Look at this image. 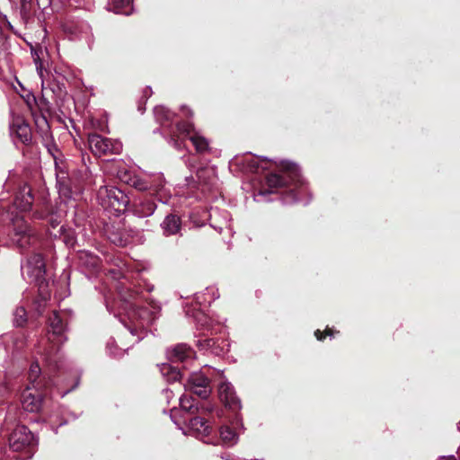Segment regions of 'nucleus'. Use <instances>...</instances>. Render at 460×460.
Segmentation results:
<instances>
[{
    "label": "nucleus",
    "instance_id": "c85d7f7f",
    "mask_svg": "<svg viewBox=\"0 0 460 460\" xmlns=\"http://www.w3.org/2000/svg\"><path fill=\"white\" fill-rule=\"evenodd\" d=\"M132 0H111L112 9L115 13H124L129 7Z\"/></svg>",
    "mask_w": 460,
    "mask_h": 460
},
{
    "label": "nucleus",
    "instance_id": "6e6552de",
    "mask_svg": "<svg viewBox=\"0 0 460 460\" xmlns=\"http://www.w3.org/2000/svg\"><path fill=\"white\" fill-rule=\"evenodd\" d=\"M87 140L89 148L96 156L118 153V144L100 134L91 133L88 135Z\"/></svg>",
    "mask_w": 460,
    "mask_h": 460
},
{
    "label": "nucleus",
    "instance_id": "6ab92c4d",
    "mask_svg": "<svg viewBox=\"0 0 460 460\" xmlns=\"http://www.w3.org/2000/svg\"><path fill=\"white\" fill-rule=\"evenodd\" d=\"M161 228L164 236L179 234L181 229V217L175 213L167 215L164 221L161 223Z\"/></svg>",
    "mask_w": 460,
    "mask_h": 460
},
{
    "label": "nucleus",
    "instance_id": "f03ea898",
    "mask_svg": "<svg viewBox=\"0 0 460 460\" xmlns=\"http://www.w3.org/2000/svg\"><path fill=\"white\" fill-rule=\"evenodd\" d=\"M154 115L155 120L163 128H168L171 141H172L175 146L178 145L179 140L184 139L185 137L189 136L195 129L191 122L185 120H181L177 122L175 126H172V122L175 114L164 106L155 107Z\"/></svg>",
    "mask_w": 460,
    "mask_h": 460
},
{
    "label": "nucleus",
    "instance_id": "f257e3e1",
    "mask_svg": "<svg viewBox=\"0 0 460 460\" xmlns=\"http://www.w3.org/2000/svg\"><path fill=\"white\" fill-rule=\"evenodd\" d=\"M265 183L269 192H280L285 202H294L298 199L304 181L295 164L282 163L279 172L266 175Z\"/></svg>",
    "mask_w": 460,
    "mask_h": 460
},
{
    "label": "nucleus",
    "instance_id": "a211bd4d",
    "mask_svg": "<svg viewBox=\"0 0 460 460\" xmlns=\"http://www.w3.org/2000/svg\"><path fill=\"white\" fill-rule=\"evenodd\" d=\"M34 201V196L29 186L22 187L15 195L13 204L21 211H29L31 209Z\"/></svg>",
    "mask_w": 460,
    "mask_h": 460
},
{
    "label": "nucleus",
    "instance_id": "473e14b6",
    "mask_svg": "<svg viewBox=\"0 0 460 460\" xmlns=\"http://www.w3.org/2000/svg\"><path fill=\"white\" fill-rule=\"evenodd\" d=\"M323 332H324V335L326 338L327 336H330V337L334 336L335 333H339V331H334L332 328L326 327L325 330L323 331Z\"/></svg>",
    "mask_w": 460,
    "mask_h": 460
},
{
    "label": "nucleus",
    "instance_id": "20e7f679",
    "mask_svg": "<svg viewBox=\"0 0 460 460\" xmlns=\"http://www.w3.org/2000/svg\"><path fill=\"white\" fill-rule=\"evenodd\" d=\"M49 394L50 387L27 386L21 394L23 409L30 412H39L42 410Z\"/></svg>",
    "mask_w": 460,
    "mask_h": 460
},
{
    "label": "nucleus",
    "instance_id": "f8f14e48",
    "mask_svg": "<svg viewBox=\"0 0 460 460\" xmlns=\"http://www.w3.org/2000/svg\"><path fill=\"white\" fill-rule=\"evenodd\" d=\"M108 206L117 214L125 212L130 203L129 197L121 190L112 187L106 190Z\"/></svg>",
    "mask_w": 460,
    "mask_h": 460
},
{
    "label": "nucleus",
    "instance_id": "393cba45",
    "mask_svg": "<svg viewBox=\"0 0 460 460\" xmlns=\"http://www.w3.org/2000/svg\"><path fill=\"white\" fill-rule=\"evenodd\" d=\"M199 347L200 349L210 351L215 355H219L223 351V349L218 344V341L214 338L199 340Z\"/></svg>",
    "mask_w": 460,
    "mask_h": 460
},
{
    "label": "nucleus",
    "instance_id": "5701e85b",
    "mask_svg": "<svg viewBox=\"0 0 460 460\" xmlns=\"http://www.w3.org/2000/svg\"><path fill=\"white\" fill-rule=\"evenodd\" d=\"M123 181H125L129 186L140 191H146L151 189L149 181L137 175L131 176L128 172L124 174Z\"/></svg>",
    "mask_w": 460,
    "mask_h": 460
},
{
    "label": "nucleus",
    "instance_id": "58836bf2",
    "mask_svg": "<svg viewBox=\"0 0 460 460\" xmlns=\"http://www.w3.org/2000/svg\"><path fill=\"white\" fill-rule=\"evenodd\" d=\"M193 115V112L191 111H189L188 116L191 117Z\"/></svg>",
    "mask_w": 460,
    "mask_h": 460
},
{
    "label": "nucleus",
    "instance_id": "dca6fc26",
    "mask_svg": "<svg viewBox=\"0 0 460 460\" xmlns=\"http://www.w3.org/2000/svg\"><path fill=\"white\" fill-rule=\"evenodd\" d=\"M12 131L15 134L16 138L23 145L29 146L32 143L31 127L22 118H16L13 119Z\"/></svg>",
    "mask_w": 460,
    "mask_h": 460
},
{
    "label": "nucleus",
    "instance_id": "4468645a",
    "mask_svg": "<svg viewBox=\"0 0 460 460\" xmlns=\"http://www.w3.org/2000/svg\"><path fill=\"white\" fill-rule=\"evenodd\" d=\"M27 274L36 281H41L46 273V264L41 253H32L27 261Z\"/></svg>",
    "mask_w": 460,
    "mask_h": 460
},
{
    "label": "nucleus",
    "instance_id": "f3484780",
    "mask_svg": "<svg viewBox=\"0 0 460 460\" xmlns=\"http://www.w3.org/2000/svg\"><path fill=\"white\" fill-rule=\"evenodd\" d=\"M77 261L81 268L92 273L97 271L102 263L101 259L97 255L88 251H79Z\"/></svg>",
    "mask_w": 460,
    "mask_h": 460
},
{
    "label": "nucleus",
    "instance_id": "aec40b11",
    "mask_svg": "<svg viewBox=\"0 0 460 460\" xmlns=\"http://www.w3.org/2000/svg\"><path fill=\"white\" fill-rule=\"evenodd\" d=\"M41 369L38 362H33L29 370L28 380L30 385L28 386H40V387H50L51 380L41 376Z\"/></svg>",
    "mask_w": 460,
    "mask_h": 460
},
{
    "label": "nucleus",
    "instance_id": "1a4fd4ad",
    "mask_svg": "<svg viewBox=\"0 0 460 460\" xmlns=\"http://www.w3.org/2000/svg\"><path fill=\"white\" fill-rule=\"evenodd\" d=\"M212 412L213 407L202 406L198 412L199 415L185 418L186 421H188L189 431H200L201 428H203V431L212 429V423L215 422V417L212 416Z\"/></svg>",
    "mask_w": 460,
    "mask_h": 460
},
{
    "label": "nucleus",
    "instance_id": "e433bc0d",
    "mask_svg": "<svg viewBox=\"0 0 460 460\" xmlns=\"http://www.w3.org/2000/svg\"><path fill=\"white\" fill-rule=\"evenodd\" d=\"M438 460H456L454 456H441Z\"/></svg>",
    "mask_w": 460,
    "mask_h": 460
},
{
    "label": "nucleus",
    "instance_id": "bb28decb",
    "mask_svg": "<svg viewBox=\"0 0 460 460\" xmlns=\"http://www.w3.org/2000/svg\"><path fill=\"white\" fill-rule=\"evenodd\" d=\"M187 137H189L192 142L198 153H204L208 151V142L204 137L199 136L193 130L189 136H187ZM184 138H186V137Z\"/></svg>",
    "mask_w": 460,
    "mask_h": 460
},
{
    "label": "nucleus",
    "instance_id": "7c9ffc66",
    "mask_svg": "<svg viewBox=\"0 0 460 460\" xmlns=\"http://www.w3.org/2000/svg\"><path fill=\"white\" fill-rule=\"evenodd\" d=\"M35 123L38 127L45 126L47 131L49 129L48 120L44 116H40V118L36 119Z\"/></svg>",
    "mask_w": 460,
    "mask_h": 460
},
{
    "label": "nucleus",
    "instance_id": "9b49d317",
    "mask_svg": "<svg viewBox=\"0 0 460 460\" xmlns=\"http://www.w3.org/2000/svg\"><path fill=\"white\" fill-rule=\"evenodd\" d=\"M204 444L231 447L237 443L238 433H193Z\"/></svg>",
    "mask_w": 460,
    "mask_h": 460
},
{
    "label": "nucleus",
    "instance_id": "cd10ccee",
    "mask_svg": "<svg viewBox=\"0 0 460 460\" xmlns=\"http://www.w3.org/2000/svg\"><path fill=\"white\" fill-rule=\"evenodd\" d=\"M13 323L17 327H23L27 323V312L23 306H18L13 313Z\"/></svg>",
    "mask_w": 460,
    "mask_h": 460
},
{
    "label": "nucleus",
    "instance_id": "39448f33",
    "mask_svg": "<svg viewBox=\"0 0 460 460\" xmlns=\"http://www.w3.org/2000/svg\"><path fill=\"white\" fill-rule=\"evenodd\" d=\"M13 225V234L12 240L22 251L36 244L38 236L23 218H15Z\"/></svg>",
    "mask_w": 460,
    "mask_h": 460
},
{
    "label": "nucleus",
    "instance_id": "0eeeda50",
    "mask_svg": "<svg viewBox=\"0 0 460 460\" xmlns=\"http://www.w3.org/2000/svg\"><path fill=\"white\" fill-rule=\"evenodd\" d=\"M9 446L13 451L25 450L26 458H31L34 453V448L38 445V438L34 433H10Z\"/></svg>",
    "mask_w": 460,
    "mask_h": 460
},
{
    "label": "nucleus",
    "instance_id": "c9c22d12",
    "mask_svg": "<svg viewBox=\"0 0 460 460\" xmlns=\"http://www.w3.org/2000/svg\"><path fill=\"white\" fill-rule=\"evenodd\" d=\"M250 168L251 170H252L254 172L258 173L259 172V170H260V164L258 162H252L250 164Z\"/></svg>",
    "mask_w": 460,
    "mask_h": 460
},
{
    "label": "nucleus",
    "instance_id": "f704fd0d",
    "mask_svg": "<svg viewBox=\"0 0 460 460\" xmlns=\"http://www.w3.org/2000/svg\"><path fill=\"white\" fill-rule=\"evenodd\" d=\"M49 222L53 229H55L60 224V221L58 218H54L53 216L50 217Z\"/></svg>",
    "mask_w": 460,
    "mask_h": 460
},
{
    "label": "nucleus",
    "instance_id": "7ed1b4c3",
    "mask_svg": "<svg viewBox=\"0 0 460 460\" xmlns=\"http://www.w3.org/2000/svg\"><path fill=\"white\" fill-rule=\"evenodd\" d=\"M218 396L225 407L232 411L233 416L230 420V426L221 427L219 431H237L244 429L243 420L239 414L242 408L241 401L237 397L234 387L230 384L222 383L218 387Z\"/></svg>",
    "mask_w": 460,
    "mask_h": 460
},
{
    "label": "nucleus",
    "instance_id": "4c0bfd02",
    "mask_svg": "<svg viewBox=\"0 0 460 460\" xmlns=\"http://www.w3.org/2000/svg\"><path fill=\"white\" fill-rule=\"evenodd\" d=\"M37 310H38V312H39V314H42V310H43V309H41V305H39V306H38Z\"/></svg>",
    "mask_w": 460,
    "mask_h": 460
},
{
    "label": "nucleus",
    "instance_id": "2eb2a0df",
    "mask_svg": "<svg viewBox=\"0 0 460 460\" xmlns=\"http://www.w3.org/2000/svg\"><path fill=\"white\" fill-rule=\"evenodd\" d=\"M136 232L126 226L125 223L119 224L117 227L110 234L111 241L117 246H126L135 236Z\"/></svg>",
    "mask_w": 460,
    "mask_h": 460
},
{
    "label": "nucleus",
    "instance_id": "c756f323",
    "mask_svg": "<svg viewBox=\"0 0 460 460\" xmlns=\"http://www.w3.org/2000/svg\"><path fill=\"white\" fill-rule=\"evenodd\" d=\"M78 172H79V177H78L79 181H84L89 178V169L85 164H84L82 166V168L78 171Z\"/></svg>",
    "mask_w": 460,
    "mask_h": 460
},
{
    "label": "nucleus",
    "instance_id": "2f4dec72",
    "mask_svg": "<svg viewBox=\"0 0 460 460\" xmlns=\"http://www.w3.org/2000/svg\"><path fill=\"white\" fill-rule=\"evenodd\" d=\"M58 178H66V172L59 167L57 156L53 155Z\"/></svg>",
    "mask_w": 460,
    "mask_h": 460
},
{
    "label": "nucleus",
    "instance_id": "412c9836",
    "mask_svg": "<svg viewBox=\"0 0 460 460\" xmlns=\"http://www.w3.org/2000/svg\"><path fill=\"white\" fill-rule=\"evenodd\" d=\"M192 349L186 344H177L169 352V359L175 362H184L185 360L191 358L193 355Z\"/></svg>",
    "mask_w": 460,
    "mask_h": 460
},
{
    "label": "nucleus",
    "instance_id": "b1692460",
    "mask_svg": "<svg viewBox=\"0 0 460 460\" xmlns=\"http://www.w3.org/2000/svg\"><path fill=\"white\" fill-rule=\"evenodd\" d=\"M160 372L167 378L168 382H175L181 378L182 374L177 367H173L168 363L161 364Z\"/></svg>",
    "mask_w": 460,
    "mask_h": 460
},
{
    "label": "nucleus",
    "instance_id": "4be33fe9",
    "mask_svg": "<svg viewBox=\"0 0 460 460\" xmlns=\"http://www.w3.org/2000/svg\"><path fill=\"white\" fill-rule=\"evenodd\" d=\"M49 231L51 236H54L55 238H60L66 246L75 247L76 243V236L74 229L66 228L64 226H62L58 231V234L53 233L50 230Z\"/></svg>",
    "mask_w": 460,
    "mask_h": 460
},
{
    "label": "nucleus",
    "instance_id": "72a5a7b5",
    "mask_svg": "<svg viewBox=\"0 0 460 460\" xmlns=\"http://www.w3.org/2000/svg\"><path fill=\"white\" fill-rule=\"evenodd\" d=\"M314 336L315 338L320 341H323L324 339H325V335H324V332L320 331L319 329H317L315 332H314Z\"/></svg>",
    "mask_w": 460,
    "mask_h": 460
},
{
    "label": "nucleus",
    "instance_id": "a878e982",
    "mask_svg": "<svg viewBox=\"0 0 460 460\" xmlns=\"http://www.w3.org/2000/svg\"><path fill=\"white\" fill-rule=\"evenodd\" d=\"M180 405L183 411L189 414L199 412L201 408L195 402V399L191 395L183 394L180 399Z\"/></svg>",
    "mask_w": 460,
    "mask_h": 460
},
{
    "label": "nucleus",
    "instance_id": "9d476101",
    "mask_svg": "<svg viewBox=\"0 0 460 460\" xmlns=\"http://www.w3.org/2000/svg\"><path fill=\"white\" fill-rule=\"evenodd\" d=\"M157 208L154 194L148 193L134 199L130 210L137 217H147L154 214Z\"/></svg>",
    "mask_w": 460,
    "mask_h": 460
},
{
    "label": "nucleus",
    "instance_id": "ddd939ff",
    "mask_svg": "<svg viewBox=\"0 0 460 460\" xmlns=\"http://www.w3.org/2000/svg\"><path fill=\"white\" fill-rule=\"evenodd\" d=\"M48 340L54 343H61V336L66 331V325L59 314L53 311L48 318Z\"/></svg>",
    "mask_w": 460,
    "mask_h": 460
},
{
    "label": "nucleus",
    "instance_id": "423d86ee",
    "mask_svg": "<svg viewBox=\"0 0 460 460\" xmlns=\"http://www.w3.org/2000/svg\"><path fill=\"white\" fill-rule=\"evenodd\" d=\"M184 386L186 391L200 399H208L212 393L210 379L201 373H192Z\"/></svg>",
    "mask_w": 460,
    "mask_h": 460
}]
</instances>
